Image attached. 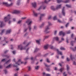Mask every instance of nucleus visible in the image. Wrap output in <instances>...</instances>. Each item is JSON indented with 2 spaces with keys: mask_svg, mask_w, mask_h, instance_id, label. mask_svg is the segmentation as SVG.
<instances>
[{
  "mask_svg": "<svg viewBox=\"0 0 76 76\" xmlns=\"http://www.w3.org/2000/svg\"><path fill=\"white\" fill-rule=\"evenodd\" d=\"M52 0H49L48 1L47 0H45V3H47L48 2H49L50 1H51ZM53 1H54L53 0H52ZM70 0H66V1H63L62 0H55V1H57V2L58 3H61V2H63L64 3H68V2H69L70 1Z\"/></svg>",
  "mask_w": 76,
  "mask_h": 76,
  "instance_id": "nucleus-1",
  "label": "nucleus"
},
{
  "mask_svg": "<svg viewBox=\"0 0 76 76\" xmlns=\"http://www.w3.org/2000/svg\"><path fill=\"white\" fill-rule=\"evenodd\" d=\"M10 17V15H8L7 16L5 17L4 19V20L5 22H7V21H9V24H10L11 22H12L11 21H10L11 18Z\"/></svg>",
  "mask_w": 76,
  "mask_h": 76,
  "instance_id": "nucleus-2",
  "label": "nucleus"
},
{
  "mask_svg": "<svg viewBox=\"0 0 76 76\" xmlns=\"http://www.w3.org/2000/svg\"><path fill=\"white\" fill-rule=\"evenodd\" d=\"M61 7V5H59L57 6L56 8H55L54 6H51V9L53 10H58L59 9H60Z\"/></svg>",
  "mask_w": 76,
  "mask_h": 76,
  "instance_id": "nucleus-3",
  "label": "nucleus"
},
{
  "mask_svg": "<svg viewBox=\"0 0 76 76\" xmlns=\"http://www.w3.org/2000/svg\"><path fill=\"white\" fill-rule=\"evenodd\" d=\"M48 26H47L45 28V30L44 31L45 32V33H48L49 32H47L48 30L50 29V26L51 25V23L50 22H48Z\"/></svg>",
  "mask_w": 76,
  "mask_h": 76,
  "instance_id": "nucleus-4",
  "label": "nucleus"
},
{
  "mask_svg": "<svg viewBox=\"0 0 76 76\" xmlns=\"http://www.w3.org/2000/svg\"><path fill=\"white\" fill-rule=\"evenodd\" d=\"M26 23H27L28 25V27L29 29V31H31V24L32 23V21H30L29 20H28L26 21Z\"/></svg>",
  "mask_w": 76,
  "mask_h": 76,
  "instance_id": "nucleus-5",
  "label": "nucleus"
},
{
  "mask_svg": "<svg viewBox=\"0 0 76 76\" xmlns=\"http://www.w3.org/2000/svg\"><path fill=\"white\" fill-rule=\"evenodd\" d=\"M27 63V62H25L24 63L23 62H21V61L19 59L18 61V62L15 63V64L16 65H18V66H19L21 64H26Z\"/></svg>",
  "mask_w": 76,
  "mask_h": 76,
  "instance_id": "nucleus-6",
  "label": "nucleus"
},
{
  "mask_svg": "<svg viewBox=\"0 0 76 76\" xmlns=\"http://www.w3.org/2000/svg\"><path fill=\"white\" fill-rule=\"evenodd\" d=\"M3 4L4 5H5V6L9 7V6H12V5L13 4V3H11L10 4H8L7 2H3Z\"/></svg>",
  "mask_w": 76,
  "mask_h": 76,
  "instance_id": "nucleus-7",
  "label": "nucleus"
},
{
  "mask_svg": "<svg viewBox=\"0 0 76 76\" xmlns=\"http://www.w3.org/2000/svg\"><path fill=\"white\" fill-rule=\"evenodd\" d=\"M53 39H55L58 42V43H60L61 42H62V41H59V38L58 37H55L54 38H53Z\"/></svg>",
  "mask_w": 76,
  "mask_h": 76,
  "instance_id": "nucleus-8",
  "label": "nucleus"
},
{
  "mask_svg": "<svg viewBox=\"0 0 76 76\" xmlns=\"http://www.w3.org/2000/svg\"><path fill=\"white\" fill-rule=\"evenodd\" d=\"M18 49H20V50H25V48H23V47H22V45H18Z\"/></svg>",
  "mask_w": 76,
  "mask_h": 76,
  "instance_id": "nucleus-9",
  "label": "nucleus"
},
{
  "mask_svg": "<svg viewBox=\"0 0 76 76\" xmlns=\"http://www.w3.org/2000/svg\"><path fill=\"white\" fill-rule=\"evenodd\" d=\"M12 13H20V11L18 10H14Z\"/></svg>",
  "mask_w": 76,
  "mask_h": 76,
  "instance_id": "nucleus-10",
  "label": "nucleus"
},
{
  "mask_svg": "<svg viewBox=\"0 0 76 76\" xmlns=\"http://www.w3.org/2000/svg\"><path fill=\"white\" fill-rule=\"evenodd\" d=\"M32 5L35 8L37 6V3L36 2H34L32 3Z\"/></svg>",
  "mask_w": 76,
  "mask_h": 76,
  "instance_id": "nucleus-11",
  "label": "nucleus"
},
{
  "mask_svg": "<svg viewBox=\"0 0 76 76\" xmlns=\"http://www.w3.org/2000/svg\"><path fill=\"white\" fill-rule=\"evenodd\" d=\"M65 8L64 7L62 9V13L63 15L64 16H65Z\"/></svg>",
  "mask_w": 76,
  "mask_h": 76,
  "instance_id": "nucleus-12",
  "label": "nucleus"
},
{
  "mask_svg": "<svg viewBox=\"0 0 76 76\" xmlns=\"http://www.w3.org/2000/svg\"><path fill=\"white\" fill-rule=\"evenodd\" d=\"M0 23H1L0 26V27L1 28L2 27H3V26H4L5 25L3 24V22L0 21Z\"/></svg>",
  "mask_w": 76,
  "mask_h": 76,
  "instance_id": "nucleus-13",
  "label": "nucleus"
},
{
  "mask_svg": "<svg viewBox=\"0 0 76 76\" xmlns=\"http://www.w3.org/2000/svg\"><path fill=\"white\" fill-rule=\"evenodd\" d=\"M56 51L57 52L58 54H60V55H61V56L63 55V53L61 52H60L59 51H58V50L56 49Z\"/></svg>",
  "mask_w": 76,
  "mask_h": 76,
  "instance_id": "nucleus-14",
  "label": "nucleus"
},
{
  "mask_svg": "<svg viewBox=\"0 0 76 76\" xmlns=\"http://www.w3.org/2000/svg\"><path fill=\"white\" fill-rule=\"evenodd\" d=\"M11 31H12L11 29L7 30L6 32V34H10V33L11 32Z\"/></svg>",
  "mask_w": 76,
  "mask_h": 76,
  "instance_id": "nucleus-15",
  "label": "nucleus"
},
{
  "mask_svg": "<svg viewBox=\"0 0 76 76\" xmlns=\"http://www.w3.org/2000/svg\"><path fill=\"white\" fill-rule=\"evenodd\" d=\"M59 35H63V36H64L65 35V34L64 33H63V31H61L59 32Z\"/></svg>",
  "mask_w": 76,
  "mask_h": 76,
  "instance_id": "nucleus-16",
  "label": "nucleus"
},
{
  "mask_svg": "<svg viewBox=\"0 0 76 76\" xmlns=\"http://www.w3.org/2000/svg\"><path fill=\"white\" fill-rule=\"evenodd\" d=\"M12 64H10L9 65L7 66L6 67V68H7V69H8L9 68H10L11 67H12Z\"/></svg>",
  "mask_w": 76,
  "mask_h": 76,
  "instance_id": "nucleus-17",
  "label": "nucleus"
},
{
  "mask_svg": "<svg viewBox=\"0 0 76 76\" xmlns=\"http://www.w3.org/2000/svg\"><path fill=\"white\" fill-rule=\"evenodd\" d=\"M70 58H71L72 60H75V58H74L73 57V56H72V54H71L70 56Z\"/></svg>",
  "mask_w": 76,
  "mask_h": 76,
  "instance_id": "nucleus-18",
  "label": "nucleus"
},
{
  "mask_svg": "<svg viewBox=\"0 0 76 76\" xmlns=\"http://www.w3.org/2000/svg\"><path fill=\"white\" fill-rule=\"evenodd\" d=\"M36 70H38L39 69V66H36L35 67Z\"/></svg>",
  "mask_w": 76,
  "mask_h": 76,
  "instance_id": "nucleus-19",
  "label": "nucleus"
},
{
  "mask_svg": "<svg viewBox=\"0 0 76 76\" xmlns=\"http://www.w3.org/2000/svg\"><path fill=\"white\" fill-rule=\"evenodd\" d=\"M48 47H49V45H47L44 46V48L45 49H47V48H48Z\"/></svg>",
  "mask_w": 76,
  "mask_h": 76,
  "instance_id": "nucleus-20",
  "label": "nucleus"
},
{
  "mask_svg": "<svg viewBox=\"0 0 76 76\" xmlns=\"http://www.w3.org/2000/svg\"><path fill=\"white\" fill-rule=\"evenodd\" d=\"M33 13L34 16H37L38 15V14H37V13L34 12H33Z\"/></svg>",
  "mask_w": 76,
  "mask_h": 76,
  "instance_id": "nucleus-21",
  "label": "nucleus"
},
{
  "mask_svg": "<svg viewBox=\"0 0 76 76\" xmlns=\"http://www.w3.org/2000/svg\"><path fill=\"white\" fill-rule=\"evenodd\" d=\"M45 16V14H42L41 15V16L40 17V20H41V17H42V16Z\"/></svg>",
  "mask_w": 76,
  "mask_h": 76,
  "instance_id": "nucleus-22",
  "label": "nucleus"
},
{
  "mask_svg": "<svg viewBox=\"0 0 76 76\" xmlns=\"http://www.w3.org/2000/svg\"><path fill=\"white\" fill-rule=\"evenodd\" d=\"M64 70V68H61L60 69L59 71H60V72H62V71H63V70Z\"/></svg>",
  "mask_w": 76,
  "mask_h": 76,
  "instance_id": "nucleus-23",
  "label": "nucleus"
},
{
  "mask_svg": "<svg viewBox=\"0 0 76 76\" xmlns=\"http://www.w3.org/2000/svg\"><path fill=\"white\" fill-rule=\"evenodd\" d=\"M42 6H41L39 7V9H38V10H40L41 9H42Z\"/></svg>",
  "mask_w": 76,
  "mask_h": 76,
  "instance_id": "nucleus-24",
  "label": "nucleus"
},
{
  "mask_svg": "<svg viewBox=\"0 0 76 76\" xmlns=\"http://www.w3.org/2000/svg\"><path fill=\"white\" fill-rule=\"evenodd\" d=\"M63 76H67V74L66 72H64L63 73Z\"/></svg>",
  "mask_w": 76,
  "mask_h": 76,
  "instance_id": "nucleus-25",
  "label": "nucleus"
},
{
  "mask_svg": "<svg viewBox=\"0 0 76 76\" xmlns=\"http://www.w3.org/2000/svg\"><path fill=\"white\" fill-rule=\"evenodd\" d=\"M22 20H20L18 21V24H20V23H22Z\"/></svg>",
  "mask_w": 76,
  "mask_h": 76,
  "instance_id": "nucleus-26",
  "label": "nucleus"
},
{
  "mask_svg": "<svg viewBox=\"0 0 76 76\" xmlns=\"http://www.w3.org/2000/svg\"><path fill=\"white\" fill-rule=\"evenodd\" d=\"M66 67H67V70H69L70 69L69 67V65H67L66 66Z\"/></svg>",
  "mask_w": 76,
  "mask_h": 76,
  "instance_id": "nucleus-27",
  "label": "nucleus"
},
{
  "mask_svg": "<svg viewBox=\"0 0 76 76\" xmlns=\"http://www.w3.org/2000/svg\"><path fill=\"white\" fill-rule=\"evenodd\" d=\"M10 61H11V60H10V59L9 60L7 61V62L6 63V64H7V63H10Z\"/></svg>",
  "mask_w": 76,
  "mask_h": 76,
  "instance_id": "nucleus-28",
  "label": "nucleus"
},
{
  "mask_svg": "<svg viewBox=\"0 0 76 76\" xmlns=\"http://www.w3.org/2000/svg\"><path fill=\"white\" fill-rule=\"evenodd\" d=\"M74 43V42L72 41L71 42V45H72V46H73V44Z\"/></svg>",
  "mask_w": 76,
  "mask_h": 76,
  "instance_id": "nucleus-29",
  "label": "nucleus"
},
{
  "mask_svg": "<svg viewBox=\"0 0 76 76\" xmlns=\"http://www.w3.org/2000/svg\"><path fill=\"white\" fill-rule=\"evenodd\" d=\"M5 31V30H2L1 32L0 33L1 35H2L3 33V32H4Z\"/></svg>",
  "mask_w": 76,
  "mask_h": 76,
  "instance_id": "nucleus-30",
  "label": "nucleus"
},
{
  "mask_svg": "<svg viewBox=\"0 0 76 76\" xmlns=\"http://www.w3.org/2000/svg\"><path fill=\"white\" fill-rule=\"evenodd\" d=\"M57 31L55 30L54 31V35H56L57 34Z\"/></svg>",
  "mask_w": 76,
  "mask_h": 76,
  "instance_id": "nucleus-31",
  "label": "nucleus"
},
{
  "mask_svg": "<svg viewBox=\"0 0 76 76\" xmlns=\"http://www.w3.org/2000/svg\"><path fill=\"white\" fill-rule=\"evenodd\" d=\"M60 49L61 50H65V49H64V48L63 47H61L60 48Z\"/></svg>",
  "mask_w": 76,
  "mask_h": 76,
  "instance_id": "nucleus-32",
  "label": "nucleus"
},
{
  "mask_svg": "<svg viewBox=\"0 0 76 76\" xmlns=\"http://www.w3.org/2000/svg\"><path fill=\"white\" fill-rule=\"evenodd\" d=\"M19 3H20V1L19 0H18L17 1V4L18 5H19Z\"/></svg>",
  "mask_w": 76,
  "mask_h": 76,
  "instance_id": "nucleus-33",
  "label": "nucleus"
},
{
  "mask_svg": "<svg viewBox=\"0 0 76 76\" xmlns=\"http://www.w3.org/2000/svg\"><path fill=\"white\" fill-rule=\"evenodd\" d=\"M58 22L59 23H61V22H61V20H60V19L58 20Z\"/></svg>",
  "mask_w": 76,
  "mask_h": 76,
  "instance_id": "nucleus-34",
  "label": "nucleus"
},
{
  "mask_svg": "<svg viewBox=\"0 0 76 76\" xmlns=\"http://www.w3.org/2000/svg\"><path fill=\"white\" fill-rule=\"evenodd\" d=\"M47 62H48V63H50V60H49V59L48 58H47Z\"/></svg>",
  "mask_w": 76,
  "mask_h": 76,
  "instance_id": "nucleus-35",
  "label": "nucleus"
},
{
  "mask_svg": "<svg viewBox=\"0 0 76 76\" xmlns=\"http://www.w3.org/2000/svg\"><path fill=\"white\" fill-rule=\"evenodd\" d=\"M57 20V17L56 16H55L53 18V20Z\"/></svg>",
  "mask_w": 76,
  "mask_h": 76,
  "instance_id": "nucleus-36",
  "label": "nucleus"
},
{
  "mask_svg": "<svg viewBox=\"0 0 76 76\" xmlns=\"http://www.w3.org/2000/svg\"><path fill=\"white\" fill-rule=\"evenodd\" d=\"M66 7H70L71 6H70V5L66 4Z\"/></svg>",
  "mask_w": 76,
  "mask_h": 76,
  "instance_id": "nucleus-37",
  "label": "nucleus"
},
{
  "mask_svg": "<svg viewBox=\"0 0 76 76\" xmlns=\"http://www.w3.org/2000/svg\"><path fill=\"white\" fill-rule=\"evenodd\" d=\"M39 50V49H38V48H36L34 51V52H37V51H38V50Z\"/></svg>",
  "mask_w": 76,
  "mask_h": 76,
  "instance_id": "nucleus-38",
  "label": "nucleus"
},
{
  "mask_svg": "<svg viewBox=\"0 0 76 76\" xmlns=\"http://www.w3.org/2000/svg\"><path fill=\"white\" fill-rule=\"evenodd\" d=\"M37 43L38 44H39V40H37L36 41Z\"/></svg>",
  "mask_w": 76,
  "mask_h": 76,
  "instance_id": "nucleus-39",
  "label": "nucleus"
},
{
  "mask_svg": "<svg viewBox=\"0 0 76 76\" xmlns=\"http://www.w3.org/2000/svg\"><path fill=\"white\" fill-rule=\"evenodd\" d=\"M28 70L29 71L31 70V66L28 67Z\"/></svg>",
  "mask_w": 76,
  "mask_h": 76,
  "instance_id": "nucleus-40",
  "label": "nucleus"
},
{
  "mask_svg": "<svg viewBox=\"0 0 76 76\" xmlns=\"http://www.w3.org/2000/svg\"><path fill=\"white\" fill-rule=\"evenodd\" d=\"M6 61V59H4L1 60V61H3V62Z\"/></svg>",
  "mask_w": 76,
  "mask_h": 76,
  "instance_id": "nucleus-41",
  "label": "nucleus"
},
{
  "mask_svg": "<svg viewBox=\"0 0 76 76\" xmlns=\"http://www.w3.org/2000/svg\"><path fill=\"white\" fill-rule=\"evenodd\" d=\"M26 19V17H23V18H21V19H23V20Z\"/></svg>",
  "mask_w": 76,
  "mask_h": 76,
  "instance_id": "nucleus-42",
  "label": "nucleus"
},
{
  "mask_svg": "<svg viewBox=\"0 0 76 76\" xmlns=\"http://www.w3.org/2000/svg\"><path fill=\"white\" fill-rule=\"evenodd\" d=\"M47 71H48V72H50V69L48 68L46 69Z\"/></svg>",
  "mask_w": 76,
  "mask_h": 76,
  "instance_id": "nucleus-43",
  "label": "nucleus"
},
{
  "mask_svg": "<svg viewBox=\"0 0 76 76\" xmlns=\"http://www.w3.org/2000/svg\"><path fill=\"white\" fill-rule=\"evenodd\" d=\"M4 72L6 74L7 73V70H4Z\"/></svg>",
  "mask_w": 76,
  "mask_h": 76,
  "instance_id": "nucleus-44",
  "label": "nucleus"
},
{
  "mask_svg": "<svg viewBox=\"0 0 76 76\" xmlns=\"http://www.w3.org/2000/svg\"><path fill=\"white\" fill-rule=\"evenodd\" d=\"M66 60L67 61H70V59H69V58H66Z\"/></svg>",
  "mask_w": 76,
  "mask_h": 76,
  "instance_id": "nucleus-45",
  "label": "nucleus"
},
{
  "mask_svg": "<svg viewBox=\"0 0 76 76\" xmlns=\"http://www.w3.org/2000/svg\"><path fill=\"white\" fill-rule=\"evenodd\" d=\"M69 23H68L66 24V28H67V27L69 25Z\"/></svg>",
  "mask_w": 76,
  "mask_h": 76,
  "instance_id": "nucleus-46",
  "label": "nucleus"
},
{
  "mask_svg": "<svg viewBox=\"0 0 76 76\" xmlns=\"http://www.w3.org/2000/svg\"><path fill=\"white\" fill-rule=\"evenodd\" d=\"M12 53L14 54H15V53H16V51H13L12 52Z\"/></svg>",
  "mask_w": 76,
  "mask_h": 76,
  "instance_id": "nucleus-47",
  "label": "nucleus"
},
{
  "mask_svg": "<svg viewBox=\"0 0 76 76\" xmlns=\"http://www.w3.org/2000/svg\"><path fill=\"white\" fill-rule=\"evenodd\" d=\"M50 48L51 49H54V47H53V46H50Z\"/></svg>",
  "mask_w": 76,
  "mask_h": 76,
  "instance_id": "nucleus-48",
  "label": "nucleus"
},
{
  "mask_svg": "<svg viewBox=\"0 0 76 76\" xmlns=\"http://www.w3.org/2000/svg\"><path fill=\"white\" fill-rule=\"evenodd\" d=\"M70 31H68L67 32V34H70Z\"/></svg>",
  "mask_w": 76,
  "mask_h": 76,
  "instance_id": "nucleus-49",
  "label": "nucleus"
},
{
  "mask_svg": "<svg viewBox=\"0 0 76 76\" xmlns=\"http://www.w3.org/2000/svg\"><path fill=\"white\" fill-rule=\"evenodd\" d=\"M66 42L67 43H69V39H66Z\"/></svg>",
  "mask_w": 76,
  "mask_h": 76,
  "instance_id": "nucleus-50",
  "label": "nucleus"
},
{
  "mask_svg": "<svg viewBox=\"0 0 76 76\" xmlns=\"http://www.w3.org/2000/svg\"><path fill=\"white\" fill-rule=\"evenodd\" d=\"M61 40L62 41H64V38H61Z\"/></svg>",
  "mask_w": 76,
  "mask_h": 76,
  "instance_id": "nucleus-51",
  "label": "nucleus"
},
{
  "mask_svg": "<svg viewBox=\"0 0 76 76\" xmlns=\"http://www.w3.org/2000/svg\"><path fill=\"white\" fill-rule=\"evenodd\" d=\"M51 16H50L49 17L48 19H51Z\"/></svg>",
  "mask_w": 76,
  "mask_h": 76,
  "instance_id": "nucleus-52",
  "label": "nucleus"
},
{
  "mask_svg": "<svg viewBox=\"0 0 76 76\" xmlns=\"http://www.w3.org/2000/svg\"><path fill=\"white\" fill-rule=\"evenodd\" d=\"M73 64L74 65H76V63L75 62H74Z\"/></svg>",
  "mask_w": 76,
  "mask_h": 76,
  "instance_id": "nucleus-53",
  "label": "nucleus"
},
{
  "mask_svg": "<svg viewBox=\"0 0 76 76\" xmlns=\"http://www.w3.org/2000/svg\"><path fill=\"white\" fill-rule=\"evenodd\" d=\"M46 76H50L51 75H50V74H46Z\"/></svg>",
  "mask_w": 76,
  "mask_h": 76,
  "instance_id": "nucleus-54",
  "label": "nucleus"
},
{
  "mask_svg": "<svg viewBox=\"0 0 76 76\" xmlns=\"http://www.w3.org/2000/svg\"><path fill=\"white\" fill-rule=\"evenodd\" d=\"M42 75H44V76L45 75V72H43L42 73Z\"/></svg>",
  "mask_w": 76,
  "mask_h": 76,
  "instance_id": "nucleus-55",
  "label": "nucleus"
},
{
  "mask_svg": "<svg viewBox=\"0 0 76 76\" xmlns=\"http://www.w3.org/2000/svg\"><path fill=\"white\" fill-rule=\"evenodd\" d=\"M6 42V43H7V42H6V41L5 40V41H4L2 42Z\"/></svg>",
  "mask_w": 76,
  "mask_h": 76,
  "instance_id": "nucleus-56",
  "label": "nucleus"
},
{
  "mask_svg": "<svg viewBox=\"0 0 76 76\" xmlns=\"http://www.w3.org/2000/svg\"><path fill=\"white\" fill-rule=\"evenodd\" d=\"M28 58H27L24 59L25 60H28Z\"/></svg>",
  "mask_w": 76,
  "mask_h": 76,
  "instance_id": "nucleus-57",
  "label": "nucleus"
},
{
  "mask_svg": "<svg viewBox=\"0 0 76 76\" xmlns=\"http://www.w3.org/2000/svg\"><path fill=\"white\" fill-rule=\"evenodd\" d=\"M13 21L15 22V21H16V19L15 18L13 19Z\"/></svg>",
  "mask_w": 76,
  "mask_h": 76,
  "instance_id": "nucleus-58",
  "label": "nucleus"
},
{
  "mask_svg": "<svg viewBox=\"0 0 76 76\" xmlns=\"http://www.w3.org/2000/svg\"><path fill=\"white\" fill-rule=\"evenodd\" d=\"M68 73H69V75H71V72H68Z\"/></svg>",
  "mask_w": 76,
  "mask_h": 76,
  "instance_id": "nucleus-59",
  "label": "nucleus"
},
{
  "mask_svg": "<svg viewBox=\"0 0 76 76\" xmlns=\"http://www.w3.org/2000/svg\"><path fill=\"white\" fill-rule=\"evenodd\" d=\"M15 76H18V74H15L14 75Z\"/></svg>",
  "mask_w": 76,
  "mask_h": 76,
  "instance_id": "nucleus-60",
  "label": "nucleus"
},
{
  "mask_svg": "<svg viewBox=\"0 0 76 76\" xmlns=\"http://www.w3.org/2000/svg\"><path fill=\"white\" fill-rule=\"evenodd\" d=\"M2 66L1 65H0V69H1L2 68Z\"/></svg>",
  "mask_w": 76,
  "mask_h": 76,
  "instance_id": "nucleus-61",
  "label": "nucleus"
},
{
  "mask_svg": "<svg viewBox=\"0 0 76 76\" xmlns=\"http://www.w3.org/2000/svg\"><path fill=\"white\" fill-rule=\"evenodd\" d=\"M48 38V36H47L45 37V38Z\"/></svg>",
  "mask_w": 76,
  "mask_h": 76,
  "instance_id": "nucleus-62",
  "label": "nucleus"
},
{
  "mask_svg": "<svg viewBox=\"0 0 76 76\" xmlns=\"http://www.w3.org/2000/svg\"><path fill=\"white\" fill-rule=\"evenodd\" d=\"M34 29H35L36 28H37V26H34Z\"/></svg>",
  "mask_w": 76,
  "mask_h": 76,
  "instance_id": "nucleus-63",
  "label": "nucleus"
},
{
  "mask_svg": "<svg viewBox=\"0 0 76 76\" xmlns=\"http://www.w3.org/2000/svg\"><path fill=\"white\" fill-rule=\"evenodd\" d=\"M64 57L63 56L61 57L62 58H64Z\"/></svg>",
  "mask_w": 76,
  "mask_h": 76,
  "instance_id": "nucleus-64",
  "label": "nucleus"
}]
</instances>
